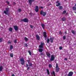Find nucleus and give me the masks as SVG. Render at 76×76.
Returning a JSON list of instances; mask_svg holds the SVG:
<instances>
[{
  "mask_svg": "<svg viewBox=\"0 0 76 76\" xmlns=\"http://www.w3.org/2000/svg\"><path fill=\"white\" fill-rule=\"evenodd\" d=\"M56 72H58L59 71V67H58V65L57 64H56Z\"/></svg>",
  "mask_w": 76,
  "mask_h": 76,
  "instance_id": "1",
  "label": "nucleus"
},
{
  "mask_svg": "<svg viewBox=\"0 0 76 76\" xmlns=\"http://www.w3.org/2000/svg\"><path fill=\"white\" fill-rule=\"evenodd\" d=\"M55 59V57H54V55H52L51 56V57L50 59V61H52L54 60Z\"/></svg>",
  "mask_w": 76,
  "mask_h": 76,
  "instance_id": "2",
  "label": "nucleus"
},
{
  "mask_svg": "<svg viewBox=\"0 0 76 76\" xmlns=\"http://www.w3.org/2000/svg\"><path fill=\"white\" fill-rule=\"evenodd\" d=\"M9 9L8 8H6V11H4V13H5V15H7V14H8V12H9Z\"/></svg>",
  "mask_w": 76,
  "mask_h": 76,
  "instance_id": "3",
  "label": "nucleus"
},
{
  "mask_svg": "<svg viewBox=\"0 0 76 76\" xmlns=\"http://www.w3.org/2000/svg\"><path fill=\"white\" fill-rule=\"evenodd\" d=\"M20 61H21V63L22 65H23L25 63V61L24 59L23 58H21L20 59Z\"/></svg>",
  "mask_w": 76,
  "mask_h": 76,
  "instance_id": "4",
  "label": "nucleus"
},
{
  "mask_svg": "<svg viewBox=\"0 0 76 76\" xmlns=\"http://www.w3.org/2000/svg\"><path fill=\"white\" fill-rule=\"evenodd\" d=\"M40 15H42L43 16H45V15H46V12H43L42 10L40 12Z\"/></svg>",
  "mask_w": 76,
  "mask_h": 76,
  "instance_id": "5",
  "label": "nucleus"
},
{
  "mask_svg": "<svg viewBox=\"0 0 76 76\" xmlns=\"http://www.w3.org/2000/svg\"><path fill=\"white\" fill-rule=\"evenodd\" d=\"M41 45H40L39 46V48H43V46L44 45V43L41 42L40 43Z\"/></svg>",
  "mask_w": 76,
  "mask_h": 76,
  "instance_id": "6",
  "label": "nucleus"
},
{
  "mask_svg": "<svg viewBox=\"0 0 76 76\" xmlns=\"http://www.w3.org/2000/svg\"><path fill=\"white\" fill-rule=\"evenodd\" d=\"M22 21H23L24 22H28V19L27 18H25L21 20Z\"/></svg>",
  "mask_w": 76,
  "mask_h": 76,
  "instance_id": "7",
  "label": "nucleus"
},
{
  "mask_svg": "<svg viewBox=\"0 0 76 76\" xmlns=\"http://www.w3.org/2000/svg\"><path fill=\"white\" fill-rule=\"evenodd\" d=\"M73 75V72H70L68 74V76H72Z\"/></svg>",
  "mask_w": 76,
  "mask_h": 76,
  "instance_id": "8",
  "label": "nucleus"
},
{
  "mask_svg": "<svg viewBox=\"0 0 76 76\" xmlns=\"http://www.w3.org/2000/svg\"><path fill=\"white\" fill-rule=\"evenodd\" d=\"M34 0H28V2L30 5L32 4V3L33 1H34Z\"/></svg>",
  "mask_w": 76,
  "mask_h": 76,
  "instance_id": "9",
  "label": "nucleus"
},
{
  "mask_svg": "<svg viewBox=\"0 0 76 76\" xmlns=\"http://www.w3.org/2000/svg\"><path fill=\"white\" fill-rule=\"evenodd\" d=\"M13 27L15 31H18V27L17 26H14Z\"/></svg>",
  "mask_w": 76,
  "mask_h": 76,
  "instance_id": "10",
  "label": "nucleus"
},
{
  "mask_svg": "<svg viewBox=\"0 0 76 76\" xmlns=\"http://www.w3.org/2000/svg\"><path fill=\"white\" fill-rule=\"evenodd\" d=\"M35 10L36 12H38V6H36V8L35 9Z\"/></svg>",
  "mask_w": 76,
  "mask_h": 76,
  "instance_id": "11",
  "label": "nucleus"
},
{
  "mask_svg": "<svg viewBox=\"0 0 76 76\" xmlns=\"http://www.w3.org/2000/svg\"><path fill=\"white\" fill-rule=\"evenodd\" d=\"M43 35L45 38H47V33L45 32H44Z\"/></svg>",
  "mask_w": 76,
  "mask_h": 76,
  "instance_id": "12",
  "label": "nucleus"
},
{
  "mask_svg": "<svg viewBox=\"0 0 76 76\" xmlns=\"http://www.w3.org/2000/svg\"><path fill=\"white\" fill-rule=\"evenodd\" d=\"M36 37L37 40H39V39H40V38L39 37V36L38 35H36Z\"/></svg>",
  "mask_w": 76,
  "mask_h": 76,
  "instance_id": "13",
  "label": "nucleus"
},
{
  "mask_svg": "<svg viewBox=\"0 0 76 76\" xmlns=\"http://www.w3.org/2000/svg\"><path fill=\"white\" fill-rule=\"evenodd\" d=\"M46 55L48 56V57H50V53L48 52H46Z\"/></svg>",
  "mask_w": 76,
  "mask_h": 76,
  "instance_id": "14",
  "label": "nucleus"
},
{
  "mask_svg": "<svg viewBox=\"0 0 76 76\" xmlns=\"http://www.w3.org/2000/svg\"><path fill=\"white\" fill-rule=\"evenodd\" d=\"M43 51V49L42 48H39V51L40 52V53H42V51Z\"/></svg>",
  "mask_w": 76,
  "mask_h": 76,
  "instance_id": "15",
  "label": "nucleus"
},
{
  "mask_svg": "<svg viewBox=\"0 0 76 76\" xmlns=\"http://www.w3.org/2000/svg\"><path fill=\"white\" fill-rule=\"evenodd\" d=\"M24 39V40H25V41H26V42L27 41H28V39L26 37H25Z\"/></svg>",
  "mask_w": 76,
  "mask_h": 76,
  "instance_id": "16",
  "label": "nucleus"
},
{
  "mask_svg": "<svg viewBox=\"0 0 76 76\" xmlns=\"http://www.w3.org/2000/svg\"><path fill=\"white\" fill-rule=\"evenodd\" d=\"M9 31H10V32H12V31H13V28L11 27L10 28H9Z\"/></svg>",
  "mask_w": 76,
  "mask_h": 76,
  "instance_id": "17",
  "label": "nucleus"
},
{
  "mask_svg": "<svg viewBox=\"0 0 76 76\" xmlns=\"http://www.w3.org/2000/svg\"><path fill=\"white\" fill-rule=\"evenodd\" d=\"M3 66H1L0 67V72H1V71H2V70H3Z\"/></svg>",
  "mask_w": 76,
  "mask_h": 76,
  "instance_id": "18",
  "label": "nucleus"
},
{
  "mask_svg": "<svg viewBox=\"0 0 76 76\" xmlns=\"http://www.w3.org/2000/svg\"><path fill=\"white\" fill-rule=\"evenodd\" d=\"M10 56L11 57H12V58L13 57V53H11L10 54Z\"/></svg>",
  "mask_w": 76,
  "mask_h": 76,
  "instance_id": "19",
  "label": "nucleus"
},
{
  "mask_svg": "<svg viewBox=\"0 0 76 76\" xmlns=\"http://www.w3.org/2000/svg\"><path fill=\"white\" fill-rule=\"evenodd\" d=\"M72 9L73 10H76V7H72Z\"/></svg>",
  "mask_w": 76,
  "mask_h": 76,
  "instance_id": "20",
  "label": "nucleus"
},
{
  "mask_svg": "<svg viewBox=\"0 0 76 76\" xmlns=\"http://www.w3.org/2000/svg\"><path fill=\"white\" fill-rule=\"evenodd\" d=\"M42 26L43 29H44V27H45V25H44V24H42Z\"/></svg>",
  "mask_w": 76,
  "mask_h": 76,
  "instance_id": "21",
  "label": "nucleus"
},
{
  "mask_svg": "<svg viewBox=\"0 0 76 76\" xmlns=\"http://www.w3.org/2000/svg\"><path fill=\"white\" fill-rule=\"evenodd\" d=\"M59 9H60V10H61V9H63V7L61 6H59Z\"/></svg>",
  "mask_w": 76,
  "mask_h": 76,
  "instance_id": "22",
  "label": "nucleus"
},
{
  "mask_svg": "<svg viewBox=\"0 0 76 76\" xmlns=\"http://www.w3.org/2000/svg\"><path fill=\"white\" fill-rule=\"evenodd\" d=\"M47 71L48 75H50V72H49V70L48 69H47Z\"/></svg>",
  "mask_w": 76,
  "mask_h": 76,
  "instance_id": "23",
  "label": "nucleus"
},
{
  "mask_svg": "<svg viewBox=\"0 0 76 76\" xmlns=\"http://www.w3.org/2000/svg\"><path fill=\"white\" fill-rule=\"evenodd\" d=\"M50 41L51 42H53V38H50Z\"/></svg>",
  "mask_w": 76,
  "mask_h": 76,
  "instance_id": "24",
  "label": "nucleus"
},
{
  "mask_svg": "<svg viewBox=\"0 0 76 76\" xmlns=\"http://www.w3.org/2000/svg\"><path fill=\"white\" fill-rule=\"evenodd\" d=\"M66 19H65V18H63L61 20H62V21H64Z\"/></svg>",
  "mask_w": 76,
  "mask_h": 76,
  "instance_id": "25",
  "label": "nucleus"
},
{
  "mask_svg": "<svg viewBox=\"0 0 76 76\" xmlns=\"http://www.w3.org/2000/svg\"><path fill=\"white\" fill-rule=\"evenodd\" d=\"M49 68H51L52 67V65L51 64H49Z\"/></svg>",
  "mask_w": 76,
  "mask_h": 76,
  "instance_id": "26",
  "label": "nucleus"
},
{
  "mask_svg": "<svg viewBox=\"0 0 76 76\" xmlns=\"http://www.w3.org/2000/svg\"><path fill=\"white\" fill-rule=\"evenodd\" d=\"M13 48V46H12V45H11V46L10 47V50H12V49Z\"/></svg>",
  "mask_w": 76,
  "mask_h": 76,
  "instance_id": "27",
  "label": "nucleus"
},
{
  "mask_svg": "<svg viewBox=\"0 0 76 76\" xmlns=\"http://www.w3.org/2000/svg\"><path fill=\"white\" fill-rule=\"evenodd\" d=\"M2 41H3V38H0V42H2Z\"/></svg>",
  "mask_w": 76,
  "mask_h": 76,
  "instance_id": "28",
  "label": "nucleus"
},
{
  "mask_svg": "<svg viewBox=\"0 0 76 76\" xmlns=\"http://www.w3.org/2000/svg\"><path fill=\"white\" fill-rule=\"evenodd\" d=\"M49 42H50V39H48L47 42H48V43H49Z\"/></svg>",
  "mask_w": 76,
  "mask_h": 76,
  "instance_id": "29",
  "label": "nucleus"
},
{
  "mask_svg": "<svg viewBox=\"0 0 76 76\" xmlns=\"http://www.w3.org/2000/svg\"><path fill=\"white\" fill-rule=\"evenodd\" d=\"M56 6H60V3H58V4H56Z\"/></svg>",
  "mask_w": 76,
  "mask_h": 76,
  "instance_id": "30",
  "label": "nucleus"
},
{
  "mask_svg": "<svg viewBox=\"0 0 76 76\" xmlns=\"http://www.w3.org/2000/svg\"><path fill=\"white\" fill-rule=\"evenodd\" d=\"M28 52L29 54V55H31V51L30 50H28Z\"/></svg>",
  "mask_w": 76,
  "mask_h": 76,
  "instance_id": "31",
  "label": "nucleus"
},
{
  "mask_svg": "<svg viewBox=\"0 0 76 76\" xmlns=\"http://www.w3.org/2000/svg\"><path fill=\"white\" fill-rule=\"evenodd\" d=\"M63 38L64 39H66V36H64L63 37Z\"/></svg>",
  "mask_w": 76,
  "mask_h": 76,
  "instance_id": "32",
  "label": "nucleus"
},
{
  "mask_svg": "<svg viewBox=\"0 0 76 76\" xmlns=\"http://www.w3.org/2000/svg\"><path fill=\"white\" fill-rule=\"evenodd\" d=\"M72 34H75V31H72Z\"/></svg>",
  "mask_w": 76,
  "mask_h": 76,
  "instance_id": "33",
  "label": "nucleus"
},
{
  "mask_svg": "<svg viewBox=\"0 0 76 76\" xmlns=\"http://www.w3.org/2000/svg\"><path fill=\"white\" fill-rule=\"evenodd\" d=\"M21 9H19L18 10V11L19 12H21Z\"/></svg>",
  "mask_w": 76,
  "mask_h": 76,
  "instance_id": "34",
  "label": "nucleus"
},
{
  "mask_svg": "<svg viewBox=\"0 0 76 76\" xmlns=\"http://www.w3.org/2000/svg\"><path fill=\"white\" fill-rule=\"evenodd\" d=\"M17 41V40H16V39L14 41V43H16Z\"/></svg>",
  "mask_w": 76,
  "mask_h": 76,
  "instance_id": "35",
  "label": "nucleus"
},
{
  "mask_svg": "<svg viewBox=\"0 0 76 76\" xmlns=\"http://www.w3.org/2000/svg\"><path fill=\"white\" fill-rule=\"evenodd\" d=\"M66 13V11L65 10H64L63 12V13L64 14V13Z\"/></svg>",
  "mask_w": 76,
  "mask_h": 76,
  "instance_id": "36",
  "label": "nucleus"
},
{
  "mask_svg": "<svg viewBox=\"0 0 76 76\" xmlns=\"http://www.w3.org/2000/svg\"><path fill=\"white\" fill-rule=\"evenodd\" d=\"M59 48L60 50H62V49L63 48H62V47H60Z\"/></svg>",
  "mask_w": 76,
  "mask_h": 76,
  "instance_id": "37",
  "label": "nucleus"
},
{
  "mask_svg": "<svg viewBox=\"0 0 76 76\" xmlns=\"http://www.w3.org/2000/svg\"><path fill=\"white\" fill-rule=\"evenodd\" d=\"M32 63L29 64V66H32Z\"/></svg>",
  "mask_w": 76,
  "mask_h": 76,
  "instance_id": "38",
  "label": "nucleus"
},
{
  "mask_svg": "<svg viewBox=\"0 0 76 76\" xmlns=\"http://www.w3.org/2000/svg\"><path fill=\"white\" fill-rule=\"evenodd\" d=\"M30 26L31 28H33V26L32 25H30Z\"/></svg>",
  "mask_w": 76,
  "mask_h": 76,
  "instance_id": "39",
  "label": "nucleus"
},
{
  "mask_svg": "<svg viewBox=\"0 0 76 76\" xmlns=\"http://www.w3.org/2000/svg\"><path fill=\"white\" fill-rule=\"evenodd\" d=\"M25 46L26 47H28V45H27V44H25Z\"/></svg>",
  "mask_w": 76,
  "mask_h": 76,
  "instance_id": "40",
  "label": "nucleus"
},
{
  "mask_svg": "<svg viewBox=\"0 0 76 76\" xmlns=\"http://www.w3.org/2000/svg\"><path fill=\"white\" fill-rule=\"evenodd\" d=\"M59 34H60V35H61L62 34V32H61V31H60L59 32Z\"/></svg>",
  "mask_w": 76,
  "mask_h": 76,
  "instance_id": "41",
  "label": "nucleus"
},
{
  "mask_svg": "<svg viewBox=\"0 0 76 76\" xmlns=\"http://www.w3.org/2000/svg\"><path fill=\"white\" fill-rule=\"evenodd\" d=\"M53 73L54 76H56V75H55V73H54V72H53Z\"/></svg>",
  "mask_w": 76,
  "mask_h": 76,
  "instance_id": "42",
  "label": "nucleus"
},
{
  "mask_svg": "<svg viewBox=\"0 0 76 76\" xmlns=\"http://www.w3.org/2000/svg\"><path fill=\"white\" fill-rule=\"evenodd\" d=\"M59 3V1H58L56 2V3Z\"/></svg>",
  "mask_w": 76,
  "mask_h": 76,
  "instance_id": "43",
  "label": "nucleus"
},
{
  "mask_svg": "<svg viewBox=\"0 0 76 76\" xmlns=\"http://www.w3.org/2000/svg\"><path fill=\"white\" fill-rule=\"evenodd\" d=\"M7 3L8 4H9V2L8 1H7Z\"/></svg>",
  "mask_w": 76,
  "mask_h": 76,
  "instance_id": "44",
  "label": "nucleus"
},
{
  "mask_svg": "<svg viewBox=\"0 0 76 76\" xmlns=\"http://www.w3.org/2000/svg\"><path fill=\"white\" fill-rule=\"evenodd\" d=\"M11 42L9 41L8 42V44H11Z\"/></svg>",
  "mask_w": 76,
  "mask_h": 76,
  "instance_id": "45",
  "label": "nucleus"
},
{
  "mask_svg": "<svg viewBox=\"0 0 76 76\" xmlns=\"http://www.w3.org/2000/svg\"><path fill=\"white\" fill-rule=\"evenodd\" d=\"M64 60H67V58H64Z\"/></svg>",
  "mask_w": 76,
  "mask_h": 76,
  "instance_id": "46",
  "label": "nucleus"
},
{
  "mask_svg": "<svg viewBox=\"0 0 76 76\" xmlns=\"http://www.w3.org/2000/svg\"><path fill=\"white\" fill-rule=\"evenodd\" d=\"M13 4H14V5H16V3H15V2H14Z\"/></svg>",
  "mask_w": 76,
  "mask_h": 76,
  "instance_id": "47",
  "label": "nucleus"
},
{
  "mask_svg": "<svg viewBox=\"0 0 76 76\" xmlns=\"http://www.w3.org/2000/svg\"><path fill=\"white\" fill-rule=\"evenodd\" d=\"M39 8H41V9H42V8H43V7H39Z\"/></svg>",
  "mask_w": 76,
  "mask_h": 76,
  "instance_id": "48",
  "label": "nucleus"
},
{
  "mask_svg": "<svg viewBox=\"0 0 76 76\" xmlns=\"http://www.w3.org/2000/svg\"><path fill=\"white\" fill-rule=\"evenodd\" d=\"M26 67H28V64H26Z\"/></svg>",
  "mask_w": 76,
  "mask_h": 76,
  "instance_id": "49",
  "label": "nucleus"
},
{
  "mask_svg": "<svg viewBox=\"0 0 76 76\" xmlns=\"http://www.w3.org/2000/svg\"><path fill=\"white\" fill-rule=\"evenodd\" d=\"M12 76H15V75H14V74H12Z\"/></svg>",
  "mask_w": 76,
  "mask_h": 76,
  "instance_id": "50",
  "label": "nucleus"
},
{
  "mask_svg": "<svg viewBox=\"0 0 76 76\" xmlns=\"http://www.w3.org/2000/svg\"><path fill=\"white\" fill-rule=\"evenodd\" d=\"M29 69V67H28L27 69L28 70V69Z\"/></svg>",
  "mask_w": 76,
  "mask_h": 76,
  "instance_id": "51",
  "label": "nucleus"
},
{
  "mask_svg": "<svg viewBox=\"0 0 76 76\" xmlns=\"http://www.w3.org/2000/svg\"><path fill=\"white\" fill-rule=\"evenodd\" d=\"M41 54V55H42V53Z\"/></svg>",
  "mask_w": 76,
  "mask_h": 76,
  "instance_id": "52",
  "label": "nucleus"
},
{
  "mask_svg": "<svg viewBox=\"0 0 76 76\" xmlns=\"http://www.w3.org/2000/svg\"><path fill=\"white\" fill-rule=\"evenodd\" d=\"M75 6H76V3L75 4Z\"/></svg>",
  "mask_w": 76,
  "mask_h": 76,
  "instance_id": "53",
  "label": "nucleus"
},
{
  "mask_svg": "<svg viewBox=\"0 0 76 76\" xmlns=\"http://www.w3.org/2000/svg\"><path fill=\"white\" fill-rule=\"evenodd\" d=\"M75 13H76V12H75Z\"/></svg>",
  "mask_w": 76,
  "mask_h": 76,
  "instance_id": "54",
  "label": "nucleus"
},
{
  "mask_svg": "<svg viewBox=\"0 0 76 76\" xmlns=\"http://www.w3.org/2000/svg\"><path fill=\"white\" fill-rule=\"evenodd\" d=\"M65 33L66 34V33Z\"/></svg>",
  "mask_w": 76,
  "mask_h": 76,
  "instance_id": "55",
  "label": "nucleus"
}]
</instances>
